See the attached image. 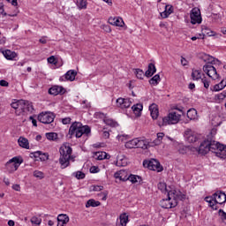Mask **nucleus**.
<instances>
[{
	"mask_svg": "<svg viewBox=\"0 0 226 226\" xmlns=\"http://www.w3.org/2000/svg\"><path fill=\"white\" fill-rule=\"evenodd\" d=\"M120 225L126 226V223H128V215L126 214L120 215Z\"/></svg>",
	"mask_w": 226,
	"mask_h": 226,
	"instance_id": "39",
	"label": "nucleus"
},
{
	"mask_svg": "<svg viewBox=\"0 0 226 226\" xmlns=\"http://www.w3.org/2000/svg\"><path fill=\"white\" fill-rule=\"evenodd\" d=\"M218 100H224L226 98V93L223 91L222 93L217 95Z\"/></svg>",
	"mask_w": 226,
	"mask_h": 226,
	"instance_id": "62",
	"label": "nucleus"
},
{
	"mask_svg": "<svg viewBox=\"0 0 226 226\" xmlns=\"http://www.w3.org/2000/svg\"><path fill=\"white\" fill-rule=\"evenodd\" d=\"M57 222L58 223H63V225H66V223L70 222V217H68L67 215L60 214L57 216Z\"/></svg>",
	"mask_w": 226,
	"mask_h": 226,
	"instance_id": "26",
	"label": "nucleus"
},
{
	"mask_svg": "<svg viewBox=\"0 0 226 226\" xmlns=\"http://www.w3.org/2000/svg\"><path fill=\"white\" fill-rule=\"evenodd\" d=\"M24 161L19 157H13L5 163V169L9 172H15Z\"/></svg>",
	"mask_w": 226,
	"mask_h": 226,
	"instance_id": "6",
	"label": "nucleus"
},
{
	"mask_svg": "<svg viewBox=\"0 0 226 226\" xmlns=\"http://www.w3.org/2000/svg\"><path fill=\"white\" fill-rule=\"evenodd\" d=\"M155 73H156V66H154V64L150 63L148 64L147 70L145 72V77H147V79H149V77H153Z\"/></svg>",
	"mask_w": 226,
	"mask_h": 226,
	"instance_id": "18",
	"label": "nucleus"
},
{
	"mask_svg": "<svg viewBox=\"0 0 226 226\" xmlns=\"http://www.w3.org/2000/svg\"><path fill=\"white\" fill-rule=\"evenodd\" d=\"M31 222L34 223V225H40L41 223V218L34 216L31 219Z\"/></svg>",
	"mask_w": 226,
	"mask_h": 226,
	"instance_id": "47",
	"label": "nucleus"
},
{
	"mask_svg": "<svg viewBox=\"0 0 226 226\" xmlns=\"http://www.w3.org/2000/svg\"><path fill=\"white\" fill-rule=\"evenodd\" d=\"M185 137L187 142L190 144H192L193 142H197L199 140V138H197V134L192 131V129H187L185 132Z\"/></svg>",
	"mask_w": 226,
	"mask_h": 226,
	"instance_id": "11",
	"label": "nucleus"
},
{
	"mask_svg": "<svg viewBox=\"0 0 226 226\" xmlns=\"http://www.w3.org/2000/svg\"><path fill=\"white\" fill-rule=\"evenodd\" d=\"M75 77H77V71L75 70H70L68 71L64 76L60 78V80H70V82H73V80H75Z\"/></svg>",
	"mask_w": 226,
	"mask_h": 226,
	"instance_id": "15",
	"label": "nucleus"
},
{
	"mask_svg": "<svg viewBox=\"0 0 226 226\" xmlns=\"http://www.w3.org/2000/svg\"><path fill=\"white\" fill-rule=\"evenodd\" d=\"M31 158H40L41 154V151H36L34 153L30 154Z\"/></svg>",
	"mask_w": 226,
	"mask_h": 226,
	"instance_id": "56",
	"label": "nucleus"
},
{
	"mask_svg": "<svg viewBox=\"0 0 226 226\" xmlns=\"http://www.w3.org/2000/svg\"><path fill=\"white\" fill-rule=\"evenodd\" d=\"M46 139H48V140H57V133L48 132L46 133Z\"/></svg>",
	"mask_w": 226,
	"mask_h": 226,
	"instance_id": "41",
	"label": "nucleus"
},
{
	"mask_svg": "<svg viewBox=\"0 0 226 226\" xmlns=\"http://www.w3.org/2000/svg\"><path fill=\"white\" fill-rule=\"evenodd\" d=\"M173 11H174V7H172V5H166L165 6V11L161 13V17L162 19H168V17L171 13H173Z\"/></svg>",
	"mask_w": 226,
	"mask_h": 226,
	"instance_id": "21",
	"label": "nucleus"
},
{
	"mask_svg": "<svg viewBox=\"0 0 226 226\" xmlns=\"http://www.w3.org/2000/svg\"><path fill=\"white\" fill-rule=\"evenodd\" d=\"M55 117L56 116H54L50 112H42L38 116V121H40V123H42L43 124H50V123H54Z\"/></svg>",
	"mask_w": 226,
	"mask_h": 226,
	"instance_id": "8",
	"label": "nucleus"
},
{
	"mask_svg": "<svg viewBox=\"0 0 226 226\" xmlns=\"http://www.w3.org/2000/svg\"><path fill=\"white\" fill-rule=\"evenodd\" d=\"M225 87H226V79H222L219 84L215 85L212 90L222 91V89H224Z\"/></svg>",
	"mask_w": 226,
	"mask_h": 226,
	"instance_id": "30",
	"label": "nucleus"
},
{
	"mask_svg": "<svg viewBox=\"0 0 226 226\" xmlns=\"http://www.w3.org/2000/svg\"><path fill=\"white\" fill-rule=\"evenodd\" d=\"M131 105H132V102L130 101V99H124L122 109H129Z\"/></svg>",
	"mask_w": 226,
	"mask_h": 226,
	"instance_id": "50",
	"label": "nucleus"
},
{
	"mask_svg": "<svg viewBox=\"0 0 226 226\" xmlns=\"http://www.w3.org/2000/svg\"><path fill=\"white\" fill-rule=\"evenodd\" d=\"M203 72L213 80L220 79V74L216 72V68L209 64L203 66Z\"/></svg>",
	"mask_w": 226,
	"mask_h": 226,
	"instance_id": "7",
	"label": "nucleus"
},
{
	"mask_svg": "<svg viewBox=\"0 0 226 226\" xmlns=\"http://www.w3.org/2000/svg\"><path fill=\"white\" fill-rule=\"evenodd\" d=\"M219 215L222 217V220L223 223H226V213H225V211H223V209H220L219 210Z\"/></svg>",
	"mask_w": 226,
	"mask_h": 226,
	"instance_id": "51",
	"label": "nucleus"
},
{
	"mask_svg": "<svg viewBox=\"0 0 226 226\" xmlns=\"http://www.w3.org/2000/svg\"><path fill=\"white\" fill-rule=\"evenodd\" d=\"M143 167H145V169H149V170H155L156 172H162L163 170V166L160 164V162L156 159L143 161Z\"/></svg>",
	"mask_w": 226,
	"mask_h": 226,
	"instance_id": "5",
	"label": "nucleus"
},
{
	"mask_svg": "<svg viewBox=\"0 0 226 226\" xmlns=\"http://www.w3.org/2000/svg\"><path fill=\"white\" fill-rule=\"evenodd\" d=\"M137 142H139V139H133L125 143V147L127 149H135L137 148Z\"/></svg>",
	"mask_w": 226,
	"mask_h": 226,
	"instance_id": "27",
	"label": "nucleus"
},
{
	"mask_svg": "<svg viewBox=\"0 0 226 226\" xmlns=\"http://www.w3.org/2000/svg\"><path fill=\"white\" fill-rule=\"evenodd\" d=\"M197 117V109H190L188 111H187V117L188 119H195V117Z\"/></svg>",
	"mask_w": 226,
	"mask_h": 226,
	"instance_id": "36",
	"label": "nucleus"
},
{
	"mask_svg": "<svg viewBox=\"0 0 226 226\" xmlns=\"http://www.w3.org/2000/svg\"><path fill=\"white\" fill-rule=\"evenodd\" d=\"M124 174H126V172L124 171H119V172H116L114 174V177L116 179H119L120 181H129V177L128 176H124Z\"/></svg>",
	"mask_w": 226,
	"mask_h": 226,
	"instance_id": "24",
	"label": "nucleus"
},
{
	"mask_svg": "<svg viewBox=\"0 0 226 226\" xmlns=\"http://www.w3.org/2000/svg\"><path fill=\"white\" fill-rule=\"evenodd\" d=\"M77 6L80 10H86V8H87V0H77Z\"/></svg>",
	"mask_w": 226,
	"mask_h": 226,
	"instance_id": "38",
	"label": "nucleus"
},
{
	"mask_svg": "<svg viewBox=\"0 0 226 226\" xmlns=\"http://www.w3.org/2000/svg\"><path fill=\"white\" fill-rule=\"evenodd\" d=\"M40 160L41 162H47L49 160V154L41 152Z\"/></svg>",
	"mask_w": 226,
	"mask_h": 226,
	"instance_id": "48",
	"label": "nucleus"
},
{
	"mask_svg": "<svg viewBox=\"0 0 226 226\" xmlns=\"http://www.w3.org/2000/svg\"><path fill=\"white\" fill-rule=\"evenodd\" d=\"M49 94H53V96H57V94H64V87L53 86L49 89Z\"/></svg>",
	"mask_w": 226,
	"mask_h": 226,
	"instance_id": "14",
	"label": "nucleus"
},
{
	"mask_svg": "<svg viewBox=\"0 0 226 226\" xmlns=\"http://www.w3.org/2000/svg\"><path fill=\"white\" fill-rule=\"evenodd\" d=\"M203 32L205 34H208L209 36H215V32L209 30L207 27L203 28Z\"/></svg>",
	"mask_w": 226,
	"mask_h": 226,
	"instance_id": "55",
	"label": "nucleus"
},
{
	"mask_svg": "<svg viewBox=\"0 0 226 226\" xmlns=\"http://www.w3.org/2000/svg\"><path fill=\"white\" fill-rule=\"evenodd\" d=\"M147 147H149V141H147L146 139H138L136 148L147 149Z\"/></svg>",
	"mask_w": 226,
	"mask_h": 226,
	"instance_id": "23",
	"label": "nucleus"
},
{
	"mask_svg": "<svg viewBox=\"0 0 226 226\" xmlns=\"http://www.w3.org/2000/svg\"><path fill=\"white\" fill-rule=\"evenodd\" d=\"M63 124H70L72 123V118L71 117H65L62 120Z\"/></svg>",
	"mask_w": 226,
	"mask_h": 226,
	"instance_id": "61",
	"label": "nucleus"
},
{
	"mask_svg": "<svg viewBox=\"0 0 226 226\" xmlns=\"http://www.w3.org/2000/svg\"><path fill=\"white\" fill-rule=\"evenodd\" d=\"M206 202H207L210 206V207H212V209H215V211H216V209H218V207L215 206L216 203H215V194H213L212 196H207L205 198Z\"/></svg>",
	"mask_w": 226,
	"mask_h": 226,
	"instance_id": "22",
	"label": "nucleus"
},
{
	"mask_svg": "<svg viewBox=\"0 0 226 226\" xmlns=\"http://www.w3.org/2000/svg\"><path fill=\"white\" fill-rule=\"evenodd\" d=\"M34 177H37V179H43V177H45V174L40 170H34Z\"/></svg>",
	"mask_w": 226,
	"mask_h": 226,
	"instance_id": "45",
	"label": "nucleus"
},
{
	"mask_svg": "<svg viewBox=\"0 0 226 226\" xmlns=\"http://www.w3.org/2000/svg\"><path fill=\"white\" fill-rule=\"evenodd\" d=\"M160 74H155L149 79V84H151V86H158V84H160Z\"/></svg>",
	"mask_w": 226,
	"mask_h": 226,
	"instance_id": "32",
	"label": "nucleus"
},
{
	"mask_svg": "<svg viewBox=\"0 0 226 226\" xmlns=\"http://www.w3.org/2000/svg\"><path fill=\"white\" fill-rule=\"evenodd\" d=\"M216 156H219V158H222V160H225L226 158V147L222 146V148L221 152H215Z\"/></svg>",
	"mask_w": 226,
	"mask_h": 226,
	"instance_id": "40",
	"label": "nucleus"
},
{
	"mask_svg": "<svg viewBox=\"0 0 226 226\" xmlns=\"http://www.w3.org/2000/svg\"><path fill=\"white\" fill-rule=\"evenodd\" d=\"M73 176H75L77 179H84V177H86V174L82 171L74 172Z\"/></svg>",
	"mask_w": 226,
	"mask_h": 226,
	"instance_id": "46",
	"label": "nucleus"
},
{
	"mask_svg": "<svg viewBox=\"0 0 226 226\" xmlns=\"http://www.w3.org/2000/svg\"><path fill=\"white\" fill-rule=\"evenodd\" d=\"M100 204V201H96L94 199H92L87 201L86 207H98Z\"/></svg>",
	"mask_w": 226,
	"mask_h": 226,
	"instance_id": "33",
	"label": "nucleus"
},
{
	"mask_svg": "<svg viewBox=\"0 0 226 226\" xmlns=\"http://www.w3.org/2000/svg\"><path fill=\"white\" fill-rule=\"evenodd\" d=\"M104 123L105 124H108V126H112L113 128H116V126H117V122H115L112 119L105 118Z\"/></svg>",
	"mask_w": 226,
	"mask_h": 226,
	"instance_id": "42",
	"label": "nucleus"
},
{
	"mask_svg": "<svg viewBox=\"0 0 226 226\" xmlns=\"http://www.w3.org/2000/svg\"><path fill=\"white\" fill-rule=\"evenodd\" d=\"M201 82L206 89L209 88V81L206 78L201 79Z\"/></svg>",
	"mask_w": 226,
	"mask_h": 226,
	"instance_id": "58",
	"label": "nucleus"
},
{
	"mask_svg": "<svg viewBox=\"0 0 226 226\" xmlns=\"http://www.w3.org/2000/svg\"><path fill=\"white\" fill-rule=\"evenodd\" d=\"M20 104V100L16 101L11 104V109L19 110V105Z\"/></svg>",
	"mask_w": 226,
	"mask_h": 226,
	"instance_id": "54",
	"label": "nucleus"
},
{
	"mask_svg": "<svg viewBox=\"0 0 226 226\" xmlns=\"http://www.w3.org/2000/svg\"><path fill=\"white\" fill-rule=\"evenodd\" d=\"M103 190V186L102 185H94L92 187V192H102Z\"/></svg>",
	"mask_w": 226,
	"mask_h": 226,
	"instance_id": "57",
	"label": "nucleus"
},
{
	"mask_svg": "<svg viewBox=\"0 0 226 226\" xmlns=\"http://www.w3.org/2000/svg\"><path fill=\"white\" fill-rule=\"evenodd\" d=\"M181 119V115L177 114L176 111L169 113L167 117L159 118L157 124L158 126H167V124H177Z\"/></svg>",
	"mask_w": 226,
	"mask_h": 226,
	"instance_id": "4",
	"label": "nucleus"
},
{
	"mask_svg": "<svg viewBox=\"0 0 226 226\" xmlns=\"http://www.w3.org/2000/svg\"><path fill=\"white\" fill-rule=\"evenodd\" d=\"M135 74L137 79H139L140 80H142V79L146 77V73H144V71H142L141 69H136Z\"/></svg>",
	"mask_w": 226,
	"mask_h": 226,
	"instance_id": "43",
	"label": "nucleus"
},
{
	"mask_svg": "<svg viewBox=\"0 0 226 226\" xmlns=\"http://www.w3.org/2000/svg\"><path fill=\"white\" fill-rule=\"evenodd\" d=\"M3 55L5 57V59H8L9 61H13V59H15V57H17V53H15L14 51H11L10 49H6V50L3 51Z\"/></svg>",
	"mask_w": 226,
	"mask_h": 226,
	"instance_id": "20",
	"label": "nucleus"
},
{
	"mask_svg": "<svg viewBox=\"0 0 226 226\" xmlns=\"http://www.w3.org/2000/svg\"><path fill=\"white\" fill-rule=\"evenodd\" d=\"M215 204H225L226 202V194L222 192H216L214 193Z\"/></svg>",
	"mask_w": 226,
	"mask_h": 226,
	"instance_id": "12",
	"label": "nucleus"
},
{
	"mask_svg": "<svg viewBox=\"0 0 226 226\" xmlns=\"http://www.w3.org/2000/svg\"><path fill=\"white\" fill-rule=\"evenodd\" d=\"M97 160H109L110 155L107 154L105 152H97L96 154Z\"/></svg>",
	"mask_w": 226,
	"mask_h": 226,
	"instance_id": "35",
	"label": "nucleus"
},
{
	"mask_svg": "<svg viewBox=\"0 0 226 226\" xmlns=\"http://www.w3.org/2000/svg\"><path fill=\"white\" fill-rule=\"evenodd\" d=\"M19 145L20 147H24L25 149H29V140L24 137H19L18 139Z\"/></svg>",
	"mask_w": 226,
	"mask_h": 226,
	"instance_id": "25",
	"label": "nucleus"
},
{
	"mask_svg": "<svg viewBox=\"0 0 226 226\" xmlns=\"http://www.w3.org/2000/svg\"><path fill=\"white\" fill-rule=\"evenodd\" d=\"M177 200H183L180 192L171 190L168 192V198L161 200V207L163 209H172L177 206Z\"/></svg>",
	"mask_w": 226,
	"mask_h": 226,
	"instance_id": "2",
	"label": "nucleus"
},
{
	"mask_svg": "<svg viewBox=\"0 0 226 226\" xmlns=\"http://www.w3.org/2000/svg\"><path fill=\"white\" fill-rule=\"evenodd\" d=\"M158 190H161L162 193H169V190H167V184L164 182H161L157 185Z\"/></svg>",
	"mask_w": 226,
	"mask_h": 226,
	"instance_id": "37",
	"label": "nucleus"
},
{
	"mask_svg": "<svg viewBox=\"0 0 226 226\" xmlns=\"http://www.w3.org/2000/svg\"><path fill=\"white\" fill-rule=\"evenodd\" d=\"M205 61H207V64H220V60L209 56V55H205Z\"/></svg>",
	"mask_w": 226,
	"mask_h": 226,
	"instance_id": "28",
	"label": "nucleus"
},
{
	"mask_svg": "<svg viewBox=\"0 0 226 226\" xmlns=\"http://www.w3.org/2000/svg\"><path fill=\"white\" fill-rule=\"evenodd\" d=\"M132 111L136 116H140V112H142V109H144V106L142 104H136L132 107Z\"/></svg>",
	"mask_w": 226,
	"mask_h": 226,
	"instance_id": "31",
	"label": "nucleus"
},
{
	"mask_svg": "<svg viewBox=\"0 0 226 226\" xmlns=\"http://www.w3.org/2000/svg\"><path fill=\"white\" fill-rule=\"evenodd\" d=\"M198 153H200V154H207V153H209V139L200 143Z\"/></svg>",
	"mask_w": 226,
	"mask_h": 226,
	"instance_id": "13",
	"label": "nucleus"
},
{
	"mask_svg": "<svg viewBox=\"0 0 226 226\" xmlns=\"http://www.w3.org/2000/svg\"><path fill=\"white\" fill-rule=\"evenodd\" d=\"M108 22L111 26H117V27H123L124 26V21H123L122 18H109Z\"/></svg>",
	"mask_w": 226,
	"mask_h": 226,
	"instance_id": "16",
	"label": "nucleus"
},
{
	"mask_svg": "<svg viewBox=\"0 0 226 226\" xmlns=\"http://www.w3.org/2000/svg\"><path fill=\"white\" fill-rule=\"evenodd\" d=\"M60 157H59V163L61 169H66L67 167H70V160L72 162H75V156L72 155V153H73V149H72V147H70V144L65 143L64 144L60 149Z\"/></svg>",
	"mask_w": 226,
	"mask_h": 226,
	"instance_id": "1",
	"label": "nucleus"
},
{
	"mask_svg": "<svg viewBox=\"0 0 226 226\" xmlns=\"http://www.w3.org/2000/svg\"><path fill=\"white\" fill-rule=\"evenodd\" d=\"M0 86L2 87H8V86H10V83H8V81H6L4 79H1L0 80Z\"/></svg>",
	"mask_w": 226,
	"mask_h": 226,
	"instance_id": "60",
	"label": "nucleus"
},
{
	"mask_svg": "<svg viewBox=\"0 0 226 226\" xmlns=\"http://www.w3.org/2000/svg\"><path fill=\"white\" fill-rule=\"evenodd\" d=\"M137 177H138V179H141L140 178V177H139V176H136V175H130L129 176V181H131V183H132V184H135V183H137Z\"/></svg>",
	"mask_w": 226,
	"mask_h": 226,
	"instance_id": "49",
	"label": "nucleus"
},
{
	"mask_svg": "<svg viewBox=\"0 0 226 226\" xmlns=\"http://www.w3.org/2000/svg\"><path fill=\"white\" fill-rule=\"evenodd\" d=\"M208 147L209 151L215 153L216 155V153H222V149H223V145L208 139Z\"/></svg>",
	"mask_w": 226,
	"mask_h": 226,
	"instance_id": "10",
	"label": "nucleus"
},
{
	"mask_svg": "<svg viewBox=\"0 0 226 226\" xmlns=\"http://www.w3.org/2000/svg\"><path fill=\"white\" fill-rule=\"evenodd\" d=\"M23 107H24V100H19L18 110L15 111L16 116H20L22 114Z\"/></svg>",
	"mask_w": 226,
	"mask_h": 226,
	"instance_id": "44",
	"label": "nucleus"
},
{
	"mask_svg": "<svg viewBox=\"0 0 226 226\" xmlns=\"http://www.w3.org/2000/svg\"><path fill=\"white\" fill-rule=\"evenodd\" d=\"M90 172L91 174H98V172H100V168L97 166H92L90 168Z\"/></svg>",
	"mask_w": 226,
	"mask_h": 226,
	"instance_id": "53",
	"label": "nucleus"
},
{
	"mask_svg": "<svg viewBox=\"0 0 226 226\" xmlns=\"http://www.w3.org/2000/svg\"><path fill=\"white\" fill-rule=\"evenodd\" d=\"M181 64L183 65V66H188V60H186V58H185V57H181Z\"/></svg>",
	"mask_w": 226,
	"mask_h": 226,
	"instance_id": "63",
	"label": "nucleus"
},
{
	"mask_svg": "<svg viewBox=\"0 0 226 226\" xmlns=\"http://www.w3.org/2000/svg\"><path fill=\"white\" fill-rule=\"evenodd\" d=\"M91 133V127L89 125H83L80 122H74L69 129V135H75L76 139H80L82 135H88Z\"/></svg>",
	"mask_w": 226,
	"mask_h": 226,
	"instance_id": "3",
	"label": "nucleus"
},
{
	"mask_svg": "<svg viewBox=\"0 0 226 226\" xmlns=\"http://www.w3.org/2000/svg\"><path fill=\"white\" fill-rule=\"evenodd\" d=\"M149 110L151 114V117L153 119H158V116L160 114V111L158 110V105L155 103H153L152 105L149 106Z\"/></svg>",
	"mask_w": 226,
	"mask_h": 226,
	"instance_id": "17",
	"label": "nucleus"
},
{
	"mask_svg": "<svg viewBox=\"0 0 226 226\" xmlns=\"http://www.w3.org/2000/svg\"><path fill=\"white\" fill-rule=\"evenodd\" d=\"M48 63H49V64H56V56H51L48 57Z\"/></svg>",
	"mask_w": 226,
	"mask_h": 226,
	"instance_id": "59",
	"label": "nucleus"
},
{
	"mask_svg": "<svg viewBox=\"0 0 226 226\" xmlns=\"http://www.w3.org/2000/svg\"><path fill=\"white\" fill-rule=\"evenodd\" d=\"M124 98H118L117 100V107H120V109H123V105L124 103Z\"/></svg>",
	"mask_w": 226,
	"mask_h": 226,
	"instance_id": "52",
	"label": "nucleus"
},
{
	"mask_svg": "<svg viewBox=\"0 0 226 226\" xmlns=\"http://www.w3.org/2000/svg\"><path fill=\"white\" fill-rule=\"evenodd\" d=\"M191 24H202V16L200 15V9L193 8L191 11Z\"/></svg>",
	"mask_w": 226,
	"mask_h": 226,
	"instance_id": "9",
	"label": "nucleus"
},
{
	"mask_svg": "<svg viewBox=\"0 0 226 226\" xmlns=\"http://www.w3.org/2000/svg\"><path fill=\"white\" fill-rule=\"evenodd\" d=\"M29 119L30 121H32L33 126H35V127L38 126L37 121L36 119H34V117H30Z\"/></svg>",
	"mask_w": 226,
	"mask_h": 226,
	"instance_id": "64",
	"label": "nucleus"
},
{
	"mask_svg": "<svg viewBox=\"0 0 226 226\" xmlns=\"http://www.w3.org/2000/svg\"><path fill=\"white\" fill-rule=\"evenodd\" d=\"M34 110V108H33V103L29 102V101L24 100L22 114H27V112H33Z\"/></svg>",
	"mask_w": 226,
	"mask_h": 226,
	"instance_id": "19",
	"label": "nucleus"
},
{
	"mask_svg": "<svg viewBox=\"0 0 226 226\" xmlns=\"http://www.w3.org/2000/svg\"><path fill=\"white\" fill-rule=\"evenodd\" d=\"M163 137H165V133L163 132L157 133V139L154 140V146H160V144H162V140L163 139Z\"/></svg>",
	"mask_w": 226,
	"mask_h": 226,
	"instance_id": "34",
	"label": "nucleus"
},
{
	"mask_svg": "<svg viewBox=\"0 0 226 226\" xmlns=\"http://www.w3.org/2000/svg\"><path fill=\"white\" fill-rule=\"evenodd\" d=\"M192 80H200L202 79V72L199 70L192 69Z\"/></svg>",
	"mask_w": 226,
	"mask_h": 226,
	"instance_id": "29",
	"label": "nucleus"
}]
</instances>
